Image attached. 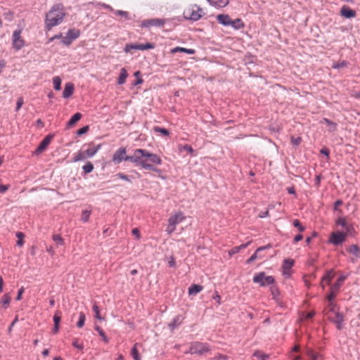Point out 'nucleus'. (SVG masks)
I'll return each mask as SVG.
<instances>
[{
  "label": "nucleus",
  "mask_w": 360,
  "mask_h": 360,
  "mask_svg": "<svg viewBox=\"0 0 360 360\" xmlns=\"http://www.w3.org/2000/svg\"><path fill=\"white\" fill-rule=\"evenodd\" d=\"M217 22L224 25L229 26L232 23V20L228 14H219L217 15Z\"/></svg>",
  "instance_id": "obj_17"
},
{
  "label": "nucleus",
  "mask_w": 360,
  "mask_h": 360,
  "mask_svg": "<svg viewBox=\"0 0 360 360\" xmlns=\"http://www.w3.org/2000/svg\"><path fill=\"white\" fill-rule=\"evenodd\" d=\"M54 137V134H49L47 136H46L44 139L40 142L38 147L35 150V154L39 155L43 151H44L47 146L51 143V141Z\"/></svg>",
  "instance_id": "obj_10"
},
{
  "label": "nucleus",
  "mask_w": 360,
  "mask_h": 360,
  "mask_svg": "<svg viewBox=\"0 0 360 360\" xmlns=\"http://www.w3.org/2000/svg\"><path fill=\"white\" fill-rule=\"evenodd\" d=\"M203 289V286L199 284H193L188 288L190 295H196Z\"/></svg>",
  "instance_id": "obj_25"
},
{
  "label": "nucleus",
  "mask_w": 360,
  "mask_h": 360,
  "mask_svg": "<svg viewBox=\"0 0 360 360\" xmlns=\"http://www.w3.org/2000/svg\"><path fill=\"white\" fill-rule=\"evenodd\" d=\"M340 15L345 18L349 19L356 17V13L348 6L345 5L340 9Z\"/></svg>",
  "instance_id": "obj_12"
},
{
  "label": "nucleus",
  "mask_w": 360,
  "mask_h": 360,
  "mask_svg": "<svg viewBox=\"0 0 360 360\" xmlns=\"http://www.w3.org/2000/svg\"><path fill=\"white\" fill-rule=\"evenodd\" d=\"M330 321L335 323L336 324V328L338 330L342 329V323L344 321V316L340 312H335V318H329Z\"/></svg>",
  "instance_id": "obj_15"
},
{
  "label": "nucleus",
  "mask_w": 360,
  "mask_h": 360,
  "mask_svg": "<svg viewBox=\"0 0 360 360\" xmlns=\"http://www.w3.org/2000/svg\"><path fill=\"white\" fill-rule=\"evenodd\" d=\"M184 219L185 217L184 216L183 213L179 212L171 216L168 219V222L171 224V226H176L179 223L184 221Z\"/></svg>",
  "instance_id": "obj_14"
},
{
  "label": "nucleus",
  "mask_w": 360,
  "mask_h": 360,
  "mask_svg": "<svg viewBox=\"0 0 360 360\" xmlns=\"http://www.w3.org/2000/svg\"><path fill=\"white\" fill-rule=\"evenodd\" d=\"M116 176L120 178V179H122V180H124V181H127L128 182H131V179L129 178V176L124 174V173H117L116 174Z\"/></svg>",
  "instance_id": "obj_54"
},
{
  "label": "nucleus",
  "mask_w": 360,
  "mask_h": 360,
  "mask_svg": "<svg viewBox=\"0 0 360 360\" xmlns=\"http://www.w3.org/2000/svg\"><path fill=\"white\" fill-rule=\"evenodd\" d=\"M23 103H24L23 102V98L22 97H20V98H18L17 103H16V108H15L16 111H18L20 110V108L23 105Z\"/></svg>",
  "instance_id": "obj_58"
},
{
  "label": "nucleus",
  "mask_w": 360,
  "mask_h": 360,
  "mask_svg": "<svg viewBox=\"0 0 360 360\" xmlns=\"http://www.w3.org/2000/svg\"><path fill=\"white\" fill-rule=\"evenodd\" d=\"M250 243H251V241H248L246 243H243V244H241L240 245L233 247L229 251V255L230 256H232V255L239 252L241 250L246 248Z\"/></svg>",
  "instance_id": "obj_21"
},
{
  "label": "nucleus",
  "mask_w": 360,
  "mask_h": 360,
  "mask_svg": "<svg viewBox=\"0 0 360 360\" xmlns=\"http://www.w3.org/2000/svg\"><path fill=\"white\" fill-rule=\"evenodd\" d=\"M53 87L55 90L59 91L61 89V79L56 76L53 78Z\"/></svg>",
  "instance_id": "obj_37"
},
{
  "label": "nucleus",
  "mask_w": 360,
  "mask_h": 360,
  "mask_svg": "<svg viewBox=\"0 0 360 360\" xmlns=\"http://www.w3.org/2000/svg\"><path fill=\"white\" fill-rule=\"evenodd\" d=\"M61 315H62L61 311H58V310H57L54 314V316L53 317V322H54V326L52 329V332L53 334H56L59 330L60 323L61 321Z\"/></svg>",
  "instance_id": "obj_13"
},
{
  "label": "nucleus",
  "mask_w": 360,
  "mask_h": 360,
  "mask_svg": "<svg viewBox=\"0 0 360 360\" xmlns=\"http://www.w3.org/2000/svg\"><path fill=\"white\" fill-rule=\"evenodd\" d=\"M116 14L125 18V19H127V20L130 19V18L129 17V13L127 11L118 10L116 11Z\"/></svg>",
  "instance_id": "obj_55"
},
{
  "label": "nucleus",
  "mask_w": 360,
  "mask_h": 360,
  "mask_svg": "<svg viewBox=\"0 0 360 360\" xmlns=\"http://www.w3.org/2000/svg\"><path fill=\"white\" fill-rule=\"evenodd\" d=\"M175 229H176V226H171V224L168 222V226H167V231L168 234H171L172 232H174Z\"/></svg>",
  "instance_id": "obj_62"
},
{
  "label": "nucleus",
  "mask_w": 360,
  "mask_h": 360,
  "mask_svg": "<svg viewBox=\"0 0 360 360\" xmlns=\"http://www.w3.org/2000/svg\"><path fill=\"white\" fill-rule=\"evenodd\" d=\"M321 153L325 155L328 158H329L330 151L326 147H323L321 150Z\"/></svg>",
  "instance_id": "obj_61"
},
{
  "label": "nucleus",
  "mask_w": 360,
  "mask_h": 360,
  "mask_svg": "<svg viewBox=\"0 0 360 360\" xmlns=\"http://www.w3.org/2000/svg\"><path fill=\"white\" fill-rule=\"evenodd\" d=\"M66 16L65 6L61 3L53 5L49 11L46 14L45 27L51 30L53 27L60 25Z\"/></svg>",
  "instance_id": "obj_2"
},
{
  "label": "nucleus",
  "mask_w": 360,
  "mask_h": 360,
  "mask_svg": "<svg viewBox=\"0 0 360 360\" xmlns=\"http://www.w3.org/2000/svg\"><path fill=\"white\" fill-rule=\"evenodd\" d=\"M321 359H322V356L320 354L315 352L314 356L312 357V359L311 360H321Z\"/></svg>",
  "instance_id": "obj_64"
},
{
  "label": "nucleus",
  "mask_w": 360,
  "mask_h": 360,
  "mask_svg": "<svg viewBox=\"0 0 360 360\" xmlns=\"http://www.w3.org/2000/svg\"><path fill=\"white\" fill-rule=\"evenodd\" d=\"M92 309H93L94 312L95 313L96 319H97L98 320L103 319V318L101 317V315H100V309H99V307L98 306V304H96V302H94V304H93V307H92Z\"/></svg>",
  "instance_id": "obj_39"
},
{
  "label": "nucleus",
  "mask_w": 360,
  "mask_h": 360,
  "mask_svg": "<svg viewBox=\"0 0 360 360\" xmlns=\"http://www.w3.org/2000/svg\"><path fill=\"white\" fill-rule=\"evenodd\" d=\"M86 158V154L83 151H79L78 153L73 158V162H79L81 160H84Z\"/></svg>",
  "instance_id": "obj_42"
},
{
  "label": "nucleus",
  "mask_w": 360,
  "mask_h": 360,
  "mask_svg": "<svg viewBox=\"0 0 360 360\" xmlns=\"http://www.w3.org/2000/svg\"><path fill=\"white\" fill-rule=\"evenodd\" d=\"M91 212V210H83L82 214L81 220L83 222H87L89 219Z\"/></svg>",
  "instance_id": "obj_45"
},
{
  "label": "nucleus",
  "mask_w": 360,
  "mask_h": 360,
  "mask_svg": "<svg viewBox=\"0 0 360 360\" xmlns=\"http://www.w3.org/2000/svg\"><path fill=\"white\" fill-rule=\"evenodd\" d=\"M270 247H271V245L269 244V245L258 248L256 250V251L255 252V253L248 259L246 260V264H250L252 262H254L255 260H256L257 258H262L263 256L258 255L259 252L262 250H264L266 249H268Z\"/></svg>",
  "instance_id": "obj_16"
},
{
  "label": "nucleus",
  "mask_w": 360,
  "mask_h": 360,
  "mask_svg": "<svg viewBox=\"0 0 360 360\" xmlns=\"http://www.w3.org/2000/svg\"><path fill=\"white\" fill-rule=\"evenodd\" d=\"M346 238L347 233L338 231L330 233L328 243L338 246L342 245L346 240Z\"/></svg>",
  "instance_id": "obj_7"
},
{
  "label": "nucleus",
  "mask_w": 360,
  "mask_h": 360,
  "mask_svg": "<svg viewBox=\"0 0 360 360\" xmlns=\"http://www.w3.org/2000/svg\"><path fill=\"white\" fill-rule=\"evenodd\" d=\"M343 204V201L342 200H337L333 205V210L335 211H339L340 213L342 212V210H339L338 207Z\"/></svg>",
  "instance_id": "obj_52"
},
{
  "label": "nucleus",
  "mask_w": 360,
  "mask_h": 360,
  "mask_svg": "<svg viewBox=\"0 0 360 360\" xmlns=\"http://www.w3.org/2000/svg\"><path fill=\"white\" fill-rule=\"evenodd\" d=\"M138 345V343L134 344L131 351V355L134 360H141L137 348Z\"/></svg>",
  "instance_id": "obj_30"
},
{
  "label": "nucleus",
  "mask_w": 360,
  "mask_h": 360,
  "mask_svg": "<svg viewBox=\"0 0 360 360\" xmlns=\"http://www.w3.org/2000/svg\"><path fill=\"white\" fill-rule=\"evenodd\" d=\"M126 153L125 148H120L114 153L112 158V162L119 164L123 160L129 161L134 163L136 166L141 167L143 169H149L158 174L162 172L160 169L153 165L162 164V159L157 154L141 148L135 149L131 155H127Z\"/></svg>",
  "instance_id": "obj_1"
},
{
  "label": "nucleus",
  "mask_w": 360,
  "mask_h": 360,
  "mask_svg": "<svg viewBox=\"0 0 360 360\" xmlns=\"http://www.w3.org/2000/svg\"><path fill=\"white\" fill-rule=\"evenodd\" d=\"M254 356L259 359L260 360H267L269 358V354H266L259 350H257L255 352Z\"/></svg>",
  "instance_id": "obj_35"
},
{
  "label": "nucleus",
  "mask_w": 360,
  "mask_h": 360,
  "mask_svg": "<svg viewBox=\"0 0 360 360\" xmlns=\"http://www.w3.org/2000/svg\"><path fill=\"white\" fill-rule=\"evenodd\" d=\"M85 319H86L85 314L84 312H80L79 318L77 323V326L78 328L83 327V326L84 325Z\"/></svg>",
  "instance_id": "obj_44"
},
{
  "label": "nucleus",
  "mask_w": 360,
  "mask_h": 360,
  "mask_svg": "<svg viewBox=\"0 0 360 360\" xmlns=\"http://www.w3.org/2000/svg\"><path fill=\"white\" fill-rule=\"evenodd\" d=\"M345 229L346 231L345 233H347V236H353L355 233V229L352 224H347Z\"/></svg>",
  "instance_id": "obj_46"
},
{
  "label": "nucleus",
  "mask_w": 360,
  "mask_h": 360,
  "mask_svg": "<svg viewBox=\"0 0 360 360\" xmlns=\"http://www.w3.org/2000/svg\"><path fill=\"white\" fill-rule=\"evenodd\" d=\"M190 350L191 354H202L210 351V347L206 343L195 342L191 345Z\"/></svg>",
  "instance_id": "obj_9"
},
{
  "label": "nucleus",
  "mask_w": 360,
  "mask_h": 360,
  "mask_svg": "<svg viewBox=\"0 0 360 360\" xmlns=\"http://www.w3.org/2000/svg\"><path fill=\"white\" fill-rule=\"evenodd\" d=\"M95 330L98 333L100 336L102 337L103 340L105 342L108 343L109 342V340H108V337L106 336L105 332L103 331V330L99 326L96 325L95 326Z\"/></svg>",
  "instance_id": "obj_32"
},
{
  "label": "nucleus",
  "mask_w": 360,
  "mask_h": 360,
  "mask_svg": "<svg viewBox=\"0 0 360 360\" xmlns=\"http://www.w3.org/2000/svg\"><path fill=\"white\" fill-rule=\"evenodd\" d=\"M11 300V297L8 294L4 295L2 297V299L0 301V307H4V309H7L9 307Z\"/></svg>",
  "instance_id": "obj_27"
},
{
  "label": "nucleus",
  "mask_w": 360,
  "mask_h": 360,
  "mask_svg": "<svg viewBox=\"0 0 360 360\" xmlns=\"http://www.w3.org/2000/svg\"><path fill=\"white\" fill-rule=\"evenodd\" d=\"M328 302H329L328 307L330 308V311L334 312L335 314V312H338L336 311V309H339V307H338V305L333 301H328Z\"/></svg>",
  "instance_id": "obj_50"
},
{
  "label": "nucleus",
  "mask_w": 360,
  "mask_h": 360,
  "mask_svg": "<svg viewBox=\"0 0 360 360\" xmlns=\"http://www.w3.org/2000/svg\"><path fill=\"white\" fill-rule=\"evenodd\" d=\"M53 240L56 243L57 245H62L63 244V239L60 236V235L54 234L53 235Z\"/></svg>",
  "instance_id": "obj_48"
},
{
  "label": "nucleus",
  "mask_w": 360,
  "mask_h": 360,
  "mask_svg": "<svg viewBox=\"0 0 360 360\" xmlns=\"http://www.w3.org/2000/svg\"><path fill=\"white\" fill-rule=\"evenodd\" d=\"M290 140L292 145L298 146L301 143L302 139L301 137L295 138L294 136H291Z\"/></svg>",
  "instance_id": "obj_57"
},
{
  "label": "nucleus",
  "mask_w": 360,
  "mask_h": 360,
  "mask_svg": "<svg viewBox=\"0 0 360 360\" xmlns=\"http://www.w3.org/2000/svg\"><path fill=\"white\" fill-rule=\"evenodd\" d=\"M94 168V165L89 161L86 162V164L82 167V169L84 174H89L91 172Z\"/></svg>",
  "instance_id": "obj_33"
},
{
  "label": "nucleus",
  "mask_w": 360,
  "mask_h": 360,
  "mask_svg": "<svg viewBox=\"0 0 360 360\" xmlns=\"http://www.w3.org/2000/svg\"><path fill=\"white\" fill-rule=\"evenodd\" d=\"M165 19L153 18L144 20L141 22V27H149L151 26L162 27L165 24Z\"/></svg>",
  "instance_id": "obj_11"
},
{
  "label": "nucleus",
  "mask_w": 360,
  "mask_h": 360,
  "mask_svg": "<svg viewBox=\"0 0 360 360\" xmlns=\"http://www.w3.org/2000/svg\"><path fill=\"white\" fill-rule=\"evenodd\" d=\"M155 47V44L147 42L145 44H139V50L143 51L147 49H153Z\"/></svg>",
  "instance_id": "obj_43"
},
{
  "label": "nucleus",
  "mask_w": 360,
  "mask_h": 360,
  "mask_svg": "<svg viewBox=\"0 0 360 360\" xmlns=\"http://www.w3.org/2000/svg\"><path fill=\"white\" fill-rule=\"evenodd\" d=\"M24 288L23 287H21L19 290H18V295H17V297H16V300H20L22 299V293L24 292Z\"/></svg>",
  "instance_id": "obj_60"
},
{
  "label": "nucleus",
  "mask_w": 360,
  "mask_h": 360,
  "mask_svg": "<svg viewBox=\"0 0 360 360\" xmlns=\"http://www.w3.org/2000/svg\"><path fill=\"white\" fill-rule=\"evenodd\" d=\"M74 84L72 83H66L63 92V97L64 98H68L69 97H70L74 92Z\"/></svg>",
  "instance_id": "obj_18"
},
{
  "label": "nucleus",
  "mask_w": 360,
  "mask_h": 360,
  "mask_svg": "<svg viewBox=\"0 0 360 360\" xmlns=\"http://www.w3.org/2000/svg\"><path fill=\"white\" fill-rule=\"evenodd\" d=\"M183 150L189 153H193L194 152V150L193 149V148L190 145H188V144H185L183 146Z\"/></svg>",
  "instance_id": "obj_59"
},
{
  "label": "nucleus",
  "mask_w": 360,
  "mask_h": 360,
  "mask_svg": "<svg viewBox=\"0 0 360 360\" xmlns=\"http://www.w3.org/2000/svg\"><path fill=\"white\" fill-rule=\"evenodd\" d=\"M72 346H73L74 347H75V348H77V349H79V350H82V349H83V348H84V345H83V344H79V343L78 342V339H77V338H75V339L74 340V341L72 342Z\"/></svg>",
  "instance_id": "obj_56"
},
{
  "label": "nucleus",
  "mask_w": 360,
  "mask_h": 360,
  "mask_svg": "<svg viewBox=\"0 0 360 360\" xmlns=\"http://www.w3.org/2000/svg\"><path fill=\"white\" fill-rule=\"evenodd\" d=\"M347 251L350 254L355 256L356 258L360 257V248L357 245H356V244L352 245L351 246L349 247V248L347 249Z\"/></svg>",
  "instance_id": "obj_26"
},
{
  "label": "nucleus",
  "mask_w": 360,
  "mask_h": 360,
  "mask_svg": "<svg viewBox=\"0 0 360 360\" xmlns=\"http://www.w3.org/2000/svg\"><path fill=\"white\" fill-rule=\"evenodd\" d=\"M292 224L295 227L297 228L300 232L304 231L305 227L301 224L299 219H295Z\"/></svg>",
  "instance_id": "obj_47"
},
{
  "label": "nucleus",
  "mask_w": 360,
  "mask_h": 360,
  "mask_svg": "<svg viewBox=\"0 0 360 360\" xmlns=\"http://www.w3.org/2000/svg\"><path fill=\"white\" fill-rule=\"evenodd\" d=\"M270 290H271V293L273 297V299L275 300L276 301H278V297L280 295V292H279L278 288L275 285H272L270 288Z\"/></svg>",
  "instance_id": "obj_31"
},
{
  "label": "nucleus",
  "mask_w": 360,
  "mask_h": 360,
  "mask_svg": "<svg viewBox=\"0 0 360 360\" xmlns=\"http://www.w3.org/2000/svg\"><path fill=\"white\" fill-rule=\"evenodd\" d=\"M334 275H335V273H334L333 270L331 269L329 271H328L324 276H323L321 281V285L323 288H325L323 283L326 282L327 284H329L330 282L331 281V280L333 279V278L334 277Z\"/></svg>",
  "instance_id": "obj_22"
},
{
  "label": "nucleus",
  "mask_w": 360,
  "mask_h": 360,
  "mask_svg": "<svg viewBox=\"0 0 360 360\" xmlns=\"http://www.w3.org/2000/svg\"><path fill=\"white\" fill-rule=\"evenodd\" d=\"M101 147V145L98 144L95 147L88 148L87 150H86L84 151L86 156L88 158L93 157L94 155H96V153L98 151V150H100Z\"/></svg>",
  "instance_id": "obj_28"
},
{
  "label": "nucleus",
  "mask_w": 360,
  "mask_h": 360,
  "mask_svg": "<svg viewBox=\"0 0 360 360\" xmlns=\"http://www.w3.org/2000/svg\"><path fill=\"white\" fill-rule=\"evenodd\" d=\"M127 76H128V73H127V70L125 68H122L120 70L119 77L117 79V84L120 85L124 84Z\"/></svg>",
  "instance_id": "obj_24"
},
{
  "label": "nucleus",
  "mask_w": 360,
  "mask_h": 360,
  "mask_svg": "<svg viewBox=\"0 0 360 360\" xmlns=\"http://www.w3.org/2000/svg\"><path fill=\"white\" fill-rule=\"evenodd\" d=\"M346 279V276H340L335 283L330 287V293L327 295V300L328 301H333V300L335 298L340 287L342 285V283Z\"/></svg>",
  "instance_id": "obj_5"
},
{
  "label": "nucleus",
  "mask_w": 360,
  "mask_h": 360,
  "mask_svg": "<svg viewBox=\"0 0 360 360\" xmlns=\"http://www.w3.org/2000/svg\"><path fill=\"white\" fill-rule=\"evenodd\" d=\"M89 130V125H86L80 129H79L77 131V134L78 136H82L84 134H86L88 131Z\"/></svg>",
  "instance_id": "obj_51"
},
{
  "label": "nucleus",
  "mask_w": 360,
  "mask_h": 360,
  "mask_svg": "<svg viewBox=\"0 0 360 360\" xmlns=\"http://www.w3.org/2000/svg\"><path fill=\"white\" fill-rule=\"evenodd\" d=\"M179 320H180V316H178L176 317H175L172 321L171 323H169V328L172 330H174L175 328H176L179 324H180V322H179Z\"/></svg>",
  "instance_id": "obj_40"
},
{
  "label": "nucleus",
  "mask_w": 360,
  "mask_h": 360,
  "mask_svg": "<svg viewBox=\"0 0 360 360\" xmlns=\"http://www.w3.org/2000/svg\"><path fill=\"white\" fill-rule=\"evenodd\" d=\"M205 15L203 9L198 5L194 4L190 5L183 13L185 20L195 22L199 20Z\"/></svg>",
  "instance_id": "obj_3"
},
{
  "label": "nucleus",
  "mask_w": 360,
  "mask_h": 360,
  "mask_svg": "<svg viewBox=\"0 0 360 360\" xmlns=\"http://www.w3.org/2000/svg\"><path fill=\"white\" fill-rule=\"evenodd\" d=\"M336 224L337 225H340L342 226L343 228L346 227L347 225L348 224L346 221V219L344 218V217H340L338 219V220L336 221Z\"/></svg>",
  "instance_id": "obj_53"
},
{
  "label": "nucleus",
  "mask_w": 360,
  "mask_h": 360,
  "mask_svg": "<svg viewBox=\"0 0 360 360\" xmlns=\"http://www.w3.org/2000/svg\"><path fill=\"white\" fill-rule=\"evenodd\" d=\"M80 35V31L77 29H70L65 37H63L62 43L65 46H70L72 41L77 39Z\"/></svg>",
  "instance_id": "obj_8"
},
{
  "label": "nucleus",
  "mask_w": 360,
  "mask_h": 360,
  "mask_svg": "<svg viewBox=\"0 0 360 360\" xmlns=\"http://www.w3.org/2000/svg\"><path fill=\"white\" fill-rule=\"evenodd\" d=\"M153 131L155 132H158V133H160L162 134L163 136H169V131L168 129H165V128H162L159 126H155L153 127Z\"/></svg>",
  "instance_id": "obj_38"
},
{
  "label": "nucleus",
  "mask_w": 360,
  "mask_h": 360,
  "mask_svg": "<svg viewBox=\"0 0 360 360\" xmlns=\"http://www.w3.org/2000/svg\"><path fill=\"white\" fill-rule=\"evenodd\" d=\"M323 122L328 126L332 127V128L330 129V131H335L336 130L337 124L335 122L329 120L327 118H323Z\"/></svg>",
  "instance_id": "obj_49"
},
{
  "label": "nucleus",
  "mask_w": 360,
  "mask_h": 360,
  "mask_svg": "<svg viewBox=\"0 0 360 360\" xmlns=\"http://www.w3.org/2000/svg\"><path fill=\"white\" fill-rule=\"evenodd\" d=\"M139 50V44H127L124 46V51L129 53L131 50Z\"/></svg>",
  "instance_id": "obj_34"
},
{
  "label": "nucleus",
  "mask_w": 360,
  "mask_h": 360,
  "mask_svg": "<svg viewBox=\"0 0 360 360\" xmlns=\"http://www.w3.org/2000/svg\"><path fill=\"white\" fill-rule=\"evenodd\" d=\"M229 26H231L235 30H239V29L244 27L245 25L243 22V21L241 20V19L237 18L233 20H232V23L230 24Z\"/></svg>",
  "instance_id": "obj_29"
},
{
  "label": "nucleus",
  "mask_w": 360,
  "mask_h": 360,
  "mask_svg": "<svg viewBox=\"0 0 360 360\" xmlns=\"http://www.w3.org/2000/svg\"><path fill=\"white\" fill-rule=\"evenodd\" d=\"M302 238H303V236H302V234H297V235H296V236H295V238H294V239H293V242H294L295 243H297V242H299V241L302 240Z\"/></svg>",
  "instance_id": "obj_63"
},
{
  "label": "nucleus",
  "mask_w": 360,
  "mask_h": 360,
  "mask_svg": "<svg viewBox=\"0 0 360 360\" xmlns=\"http://www.w3.org/2000/svg\"><path fill=\"white\" fill-rule=\"evenodd\" d=\"M15 236L18 238L17 245L20 246V247L22 246V245L24 244V240H23V238L25 237L24 233L22 232L18 231V232H16Z\"/></svg>",
  "instance_id": "obj_41"
},
{
  "label": "nucleus",
  "mask_w": 360,
  "mask_h": 360,
  "mask_svg": "<svg viewBox=\"0 0 360 360\" xmlns=\"http://www.w3.org/2000/svg\"><path fill=\"white\" fill-rule=\"evenodd\" d=\"M177 52H182V53H186L188 54H194L195 53V51L192 49H186V48H184V47H179V46L175 47L171 50L172 53H175Z\"/></svg>",
  "instance_id": "obj_23"
},
{
  "label": "nucleus",
  "mask_w": 360,
  "mask_h": 360,
  "mask_svg": "<svg viewBox=\"0 0 360 360\" xmlns=\"http://www.w3.org/2000/svg\"><path fill=\"white\" fill-rule=\"evenodd\" d=\"M294 264V260L291 259H285L283 262V268L284 271L290 269Z\"/></svg>",
  "instance_id": "obj_36"
},
{
  "label": "nucleus",
  "mask_w": 360,
  "mask_h": 360,
  "mask_svg": "<svg viewBox=\"0 0 360 360\" xmlns=\"http://www.w3.org/2000/svg\"><path fill=\"white\" fill-rule=\"evenodd\" d=\"M82 114L80 112H76L74 114L70 120L68 122L66 128L70 129L73 127L77 122H79L82 118Z\"/></svg>",
  "instance_id": "obj_19"
},
{
  "label": "nucleus",
  "mask_w": 360,
  "mask_h": 360,
  "mask_svg": "<svg viewBox=\"0 0 360 360\" xmlns=\"http://www.w3.org/2000/svg\"><path fill=\"white\" fill-rule=\"evenodd\" d=\"M210 4L212 6H214L218 8H224L226 6L229 0H207Z\"/></svg>",
  "instance_id": "obj_20"
},
{
  "label": "nucleus",
  "mask_w": 360,
  "mask_h": 360,
  "mask_svg": "<svg viewBox=\"0 0 360 360\" xmlns=\"http://www.w3.org/2000/svg\"><path fill=\"white\" fill-rule=\"evenodd\" d=\"M22 30H15L12 36L13 48L16 50H20L25 44V40L21 37Z\"/></svg>",
  "instance_id": "obj_6"
},
{
  "label": "nucleus",
  "mask_w": 360,
  "mask_h": 360,
  "mask_svg": "<svg viewBox=\"0 0 360 360\" xmlns=\"http://www.w3.org/2000/svg\"><path fill=\"white\" fill-rule=\"evenodd\" d=\"M252 281L255 283H258L262 287H264L274 284L275 279L272 276H266L265 272L262 271L256 274L252 278Z\"/></svg>",
  "instance_id": "obj_4"
}]
</instances>
